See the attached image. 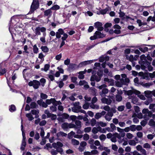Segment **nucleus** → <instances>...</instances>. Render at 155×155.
<instances>
[{
	"label": "nucleus",
	"mask_w": 155,
	"mask_h": 155,
	"mask_svg": "<svg viewBox=\"0 0 155 155\" xmlns=\"http://www.w3.org/2000/svg\"><path fill=\"white\" fill-rule=\"evenodd\" d=\"M52 146L53 147L56 149L57 152L60 153L61 155L63 153V150L61 147L63 146V144L62 143L58 141L56 143H53Z\"/></svg>",
	"instance_id": "f257e3e1"
},
{
	"label": "nucleus",
	"mask_w": 155,
	"mask_h": 155,
	"mask_svg": "<svg viewBox=\"0 0 155 155\" xmlns=\"http://www.w3.org/2000/svg\"><path fill=\"white\" fill-rule=\"evenodd\" d=\"M63 35V36L61 38L62 40L65 41L67 38L68 35L66 33H64L63 30L61 28L59 29L58 31L56 32V37L57 38H59L61 37V35Z\"/></svg>",
	"instance_id": "f03ea898"
},
{
	"label": "nucleus",
	"mask_w": 155,
	"mask_h": 155,
	"mask_svg": "<svg viewBox=\"0 0 155 155\" xmlns=\"http://www.w3.org/2000/svg\"><path fill=\"white\" fill-rule=\"evenodd\" d=\"M28 85L30 86H33L35 89H37L41 85L40 83L38 81L33 80L32 81L29 82Z\"/></svg>",
	"instance_id": "7ed1b4c3"
},
{
	"label": "nucleus",
	"mask_w": 155,
	"mask_h": 155,
	"mask_svg": "<svg viewBox=\"0 0 155 155\" xmlns=\"http://www.w3.org/2000/svg\"><path fill=\"white\" fill-rule=\"evenodd\" d=\"M39 6V3L38 1L33 0L31 6L30 12L33 13L38 9Z\"/></svg>",
	"instance_id": "20e7f679"
},
{
	"label": "nucleus",
	"mask_w": 155,
	"mask_h": 155,
	"mask_svg": "<svg viewBox=\"0 0 155 155\" xmlns=\"http://www.w3.org/2000/svg\"><path fill=\"white\" fill-rule=\"evenodd\" d=\"M80 103L79 102H77L74 103V107L72 108V111L75 113H79V110L81 109V107L80 106Z\"/></svg>",
	"instance_id": "39448f33"
},
{
	"label": "nucleus",
	"mask_w": 155,
	"mask_h": 155,
	"mask_svg": "<svg viewBox=\"0 0 155 155\" xmlns=\"http://www.w3.org/2000/svg\"><path fill=\"white\" fill-rule=\"evenodd\" d=\"M140 58L141 61H140V63L141 65V66L144 65L145 64L149 65L150 64V63L149 62H148L147 60L146 57L144 54L141 55L140 57Z\"/></svg>",
	"instance_id": "423d86ee"
},
{
	"label": "nucleus",
	"mask_w": 155,
	"mask_h": 155,
	"mask_svg": "<svg viewBox=\"0 0 155 155\" xmlns=\"http://www.w3.org/2000/svg\"><path fill=\"white\" fill-rule=\"evenodd\" d=\"M74 126H75L74 124L72 123L68 124L67 123H64L61 125L62 128L64 130H66L68 128H73L74 127Z\"/></svg>",
	"instance_id": "0eeeda50"
},
{
	"label": "nucleus",
	"mask_w": 155,
	"mask_h": 155,
	"mask_svg": "<svg viewBox=\"0 0 155 155\" xmlns=\"http://www.w3.org/2000/svg\"><path fill=\"white\" fill-rule=\"evenodd\" d=\"M97 75H92L90 78V81H96L97 82H99L100 81L101 79V76L98 74Z\"/></svg>",
	"instance_id": "6e6552de"
},
{
	"label": "nucleus",
	"mask_w": 155,
	"mask_h": 155,
	"mask_svg": "<svg viewBox=\"0 0 155 155\" xmlns=\"http://www.w3.org/2000/svg\"><path fill=\"white\" fill-rule=\"evenodd\" d=\"M102 24L99 22H97L94 23V26L96 28H97V30L98 31H102L104 28L102 27Z\"/></svg>",
	"instance_id": "1a4fd4ad"
},
{
	"label": "nucleus",
	"mask_w": 155,
	"mask_h": 155,
	"mask_svg": "<svg viewBox=\"0 0 155 155\" xmlns=\"http://www.w3.org/2000/svg\"><path fill=\"white\" fill-rule=\"evenodd\" d=\"M101 100V102L103 103L106 104L108 105L110 104L112 102L111 99L107 98L105 97L102 98Z\"/></svg>",
	"instance_id": "9d476101"
},
{
	"label": "nucleus",
	"mask_w": 155,
	"mask_h": 155,
	"mask_svg": "<svg viewBox=\"0 0 155 155\" xmlns=\"http://www.w3.org/2000/svg\"><path fill=\"white\" fill-rule=\"evenodd\" d=\"M92 62V61L91 60L90 61H85L82 62H81L78 65V68H81L82 67H83L84 66H86L87 64H89L91 63Z\"/></svg>",
	"instance_id": "9b49d317"
},
{
	"label": "nucleus",
	"mask_w": 155,
	"mask_h": 155,
	"mask_svg": "<svg viewBox=\"0 0 155 155\" xmlns=\"http://www.w3.org/2000/svg\"><path fill=\"white\" fill-rule=\"evenodd\" d=\"M106 114V112L104 111H102L101 113H97L95 116V118L96 119H98L101 117L102 116L105 115Z\"/></svg>",
	"instance_id": "f8f14e48"
},
{
	"label": "nucleus",
	"mask_w": 155,
	"mask_h": 155,
	"mask_svg": "<svg viewBox=\"0 0 155 155\" xmlns=\"http://www.w3.org/2000/svg\"><path fill=\"white\" fill-rule=\"evenodd\" d=\"M109 59V57L108 56L102 55L99 58V61L100 62H103L104 61L105 62L108 61Z\"/></svg>",
	"instance_id": "ddd939ff"
},
{
	"label": "nucleus",
	"mask_w": 155,
	"mask_h": 155,
	"mask_svg": "<svg viewBox=\"0 0 155 155\" xmlns=\"http://www.w3.org/2000/svg\"><path fill=\"white\" fill-rule=\"evenodd\" d=\"M37 103L40 106H42L44 108H46L48 106V105L44 101H43L42 99H41L38 100L37 101Z\"/></svg>",
	"instance_id": "4468645a"
},
{
	"label": "nucleus",
	"mask_w": 155,
	"mask_h": 155,
	"mask_svg": "<svg viewBox=\"0 0 155 155\" xmlns=\"http://www.w3.org/2000/svg\"><path fill=\"white\" fill-rule=\"evenodd\" d=\"M75 124H74V127L73 128L75 129H78L80 128L81 127V122L79 120H76L75 122Z\"/></svg>",
	"instance_id": "2eb2a0df"
},
{
	"label": "nucleus",
	"mask_w": 155,
	"mask_h": 155,
	"mask_svg": "<svg viewBox=\"0 0 155 155\" xmlns=\"http://www.w3.org/2000/svg\"><path fill=\"white\" fill-rule=\"evenodd\" d=\"M94 34L97 35V38H102L105 37V36L104 34L99 31H96L95 32Z\"/></svg>",
	"instance_id": "dca6fc26"
},
{
	"label": "nucleus",
	"mask_w": 155,
	"mask_h": 155,
	"mask_svg": "<svg viewBox=\"0 0 155 155\" xmlns=\"http://www.w3.org/2000/svg\"><path fill=\"white\" fill-rule=\"evenodd\" d=\"M31 113L32 114L35 115V118H38L39 117L38 115L39 111L38 110L33 109L31 110Z\"/></svg>",
	"instance_id": "f3484780"
},
{
	"label": "nucleus",
	"mask_w": 155,
	"mask_h": 155,
	"mask_svg": "<svg viewBox=\"0 0 155 155\" xmlns=\"http://www.w3.org/2000/svg\"><path fill=\"white\" fill-rule=\"evenodd\" d=\"M145 96L147 97H152V92L150 91L147 90L144 92Z\"/></svg>",
	"instance_id": "a211bd4d"
},
{
	"label": "nucleus",
	"mask_w": 155,
	"mask_h": 155,
	"mask_svg": "<svg viewBox=\"0 0 155 155\" xmlns=\"http://www.w3.org/2000/svg\"><path fill=\"white\" fill-rule=\"evenodd\" d=\"M140 83V84L142 86L147 88H149L150 86L153 85V82H149L145 83H144L142 82Z\"/></svg>",
	"instance_id": "6ab92c4d"
},
{
	"label": "nucleus",
	"mask_w": 155,
	"mask_h": 155,
	"mask_svg": "<svg viewBox=\"0 0 155 155\" xmlns=\"http://www.w3.org/2000/svg\"><path fill=\"white\" fill-rule=\"evenodd\" d=\"M56 100L54 98H51L50 99L46 100L45 102L47 105H50L51 103L54 105V102Z\"/></svg>",
	"instance_id": "aec40b11"
},
{
	"label": "nucleus",
	"mask_w": 155,
	"mask_h": 155,
	"mask_svg": "<svg viewBox=\"0 0 155 155\" xmlns=\"http://www.w3.org/2000/svg\"><path fill=\"white\" fill-rule=\"evenodd\" d=\"M101 129V127L98 126L97 127H94L93 128L92 130V132L94 134H96L99 132Z\"/></svg>",
	"instance_id": "412c9836"
},
{
	"label": "nucleus",
	"mask_w": 155,
	"mask_h": 155,
	"mask_svg": "<svg viewBox=\"0 0 155 155\" xmlns=\"http://www.w3.org/2000/svg\"><path fill=\"white\" fill-rule=\"evenodd\" d=\"M68 68L70 69L74 70L76 68H78V65L74 64H70Z\"/></svg>",
	"instance_id": "4be33fe9"
},
{
	"label": "nucleus",
	"mask_w": 155,
	"mask_h": 155,
	"mask_svg": "<svg viewBox=\"0 0 155 155\" xmlns=\"http://www.w3.org/2000/svg\"><path fill=\"white\" fill-rule=\"evenodd\" d=\"M51 9H48L45 10L44 12V15L45 16H50L51 15L52 13Z\"/></svg>",
	"instance_id": "5701e85b"
},
{
	"label": "nucleus",
	"mask_w": 155,
	"mask_h": 155,
	"mask_svg": "<svg viewBox=\"0 0 155 155\" xmlns=\"http://www.w3.org/2000/svg\"><path fill=\"white\" fill-rule=\"evenodd\" d=\"M117 128L118 131L121 133L122 137H124L125 135V133L124 132V129L120 128L119 127H117Z\"/></svg>",
	"instance_id": "b1692460"
},
{
	"label": "nucleus",
	"mask_w": 155,
	"mask_h": 155,
	"mask_svg": "<svg viewBox=\"0 0 155 155\" xmlns=\"http://www.w3.org/2000/svg\"><path fill=\"white\" fill-rule=\"evenodd\" d=\"M67 136V134L62 131H60L57 134V136L58 137H66Z\"/></svg>",
	"instance_id": "393cba45"
},
{
	"label": "nucleus",
	"mask_w": 155,
	"mask_h": 155,
	"mask_svg": "<svg viewBox=\"0 0 155 155\" xmlns=\"http://www.w3.org/2000/svg\"><path fill=\"white\" fill-rule=\"evenodd\" d=\"M108 92V90L106 88L102 89L101 92L99 93L100 95L101 96H103L104 94H107Z\"/></svg>",
	"instance_id": "a878e982"
},
{
	"label": "nucleus",
	"mask_w": 155,
	"mask_h": 155,
	"mask_svg": "<svg viewBox=\"0 0 155 155\" xmlns=\"http://www.w3.org/2000/svg\"><path fill=\"white\" fill-rule=\"evenodd\" d=\"M86 72L85 71H81L79 72V75H78V78L80 79H83L84 78V74Z\"/></svg>",
	"instance_id": "bb28decb"
},
{
	"label": "nucleus",
	"mask_w": 155,
	"mask_h": 155,
	"mask_svg": "<svg viewBox=\"0 0 155 155\" xmlns=\"http://www.w3.org/2000/svg\"><path fill=\"white\" fill-rule=\"evenodd\" d=\"M142 66L144 68H145L147 67L149 71H152L153 69V67L150 65V64L149 65L146 64H145L144 65H143Z\"/></svg>",
	"instance_id": "cd10ccee"
},
{
	"label": "nucleus",
	"mask_w": 155,
	"mask_h": 155,
	"mask_svg": "<svg viewBox=\"0 0 155 155\" xmlns=\"http://www.w3.org/2000/svg\"><path fill=\"white\" fill-rule=\"evenodd\" d=\"M155 104H150L149 106V109L150 110H151V111L153 112H155Z\"/></svg>",
	"instance_id": "c85d7f7f"
},
{
	"label": "nucleus",
	"mask_w": 155,
	"mask_h": 155,
	"mask_svg": "<svg viewBox=\"0 0 155 155\" xmlns=\"http://www.w3.org/2000/svg\"><path fill=\"white\" fill-rule=\"evenodd\" d=\"M94 103H90V107L93 109H98L99 108V106L98 105L94 104Z\"/></svg>",
	"instance_id": "c756f323"
},
{
	"label": "nucleus",
	"mask_w": 155,
	"mask_h": 155,
	"mask_svg": "<svg viewBox=\"0 0 155 155\" xmlns=\"http://www.w3.org/2000/svg\"><path fill=\"white\" fill-rule=\"evenodd\" d=\"M148 124L150 126L155 127V121L153 119H150V120Z\"/></svg>",
	"instance_id": "7c9ffc66"
},
{
	"label": "nucleus",
	"mask_w": 155,
	"mask_h": 155,
	"mask_svg": "<svg viewBox=\"0 0 155 155\" xmlns=\"http://www.w3.org/2000/svg\"><path fill=\"white\" fill-rule=\"evenodd\" d=\"M26 116L28 118V120L29 121H31L34 118L31 113L27 114H26Z\"/></svg>",
	"instance_id": "2f4dec72"
},
{
	"label": "nucleus",
	"mask_w": 155,
	"mask_h": 155,
	"mask_svg": "<svg viewBox=\"0 0 155 155\" xmlns=\"http://www.w3.org/2000/svg\"><path fill=\"white\" fill-rule=\"evenodd\" d=\"M116 100L118 102H120L122 100V97L120 95L117 94L116 95Z\"/></svg>",
	"instance_id": "473e14b6"
},
{
	"label": "nucleus",
	"mask_w": 155,
	"mask_h": 155,
	"mask_svg": "<svg viewBox=\"0 0 155 155\" xmlns=\"http://www.w3.org/2000/svg\"><path fill=\"white\" fill-rule=\"evenodd\" d=\"M30 107L32 109H34L36 108L38 105L34 102H31L30 104Z\"/></svg>",
	"instance_id": "72a5a7b5"
},
{
	"label": "nucleus",
	"mask_w": 155,
	"mask_h": 155,
	"mask_svg": "<svg viewBox=\"0 0 155 155\" xmlns=\"http://www.w3.org/2000/svg\"><path fill=\"white\" fill-rule=\"evenodd\" d=\"M26 146V142L25 141H22L21 144V146L20 149L21 150H24L25 149V147Z\"/></svg>",
	"instance_id": "f704fd0d"
},
{
	"label": "nucleus",
	"mask_w": 155,
	"mask_h": 155,
	"mask_svg": "<svg viewBox=\"0 0 155 155\" xmlns=\"http://www.w3.org/2000/svg\"><path fill=\"white\" fill-rule=\"evenodd\" d=\"M71 143L72 144L74 145H78L79 144V141L74 139H72L71 140Z\"/></svg>",
	"instance_id": "c9c22d12"
},
{
	"label": "nucleus",
	"mask_w": 155,
	"mask_h": 155,
	"mask_svg": "<svg viewBox=\"0 0 155 155\" xmlns=\"http://www.w3.org/2000/svg\"><path fill=\"white\" fill-rule=\"evenodd\" d=\"M101 108L107 111H109L110 110V107L107 105L101 107Z\"/></svg>",
	"instance_id": "e433bc0d"
},
{
	"label": "nucleus",
	"mask_w": 155,
	"mask_h": 155,
	"mask_svg": "<svg viewBox=\"0 0 155 155\" xmlns=\"http://www.w3.org/2000/svg\"><path fill=\"white\" fill-rule=\"evenodd\" d=\"M143 147L147 150H149L151 148L150 145L148 143H146L143 144Z\"/></svg>",
	"instance_id": "4c0bfd02"
},
{
	"label": "nucleus",
	"mask_w": 155,
	"mask_h": 155,
	"mask_svg": "<svg viewBox=\"0 0 155 155\" xmlns=\"http://www.w3.org/2000/svg\"><path fill=\"white\" fill-rule=\"evenodd\" d=\"M108 11V8H106L105 9H102L99 12L100 14L102 15H104Z\"/></svg>",
	"instance_id": "58836bf2"
},
{
	"label": "nucleus",
	"mask_w": 155,
	"mask_h": 155,
	"mask_svg": "<svg viewBox=\"0 0 155 155\" xmlns=\"http://www.w3.org/2000/svg\"><path fill=\"white\" fill-rule=\"evenodd\" d=\"M50 66L49 64H46L45 65L44 68H42L41 70L42 71H47L49 68Z\"/></svg>",
	"instance_id": "ea45409f"
},
{
	"label": "nucleus",
	"mask_w": 155,
	"mask_h": 155,
	"mask_svg": "<svg viewBox=\"0 0 155 155\" xmlns=\"http://www.w3.org/2000/svg\"><path fill=\"white\" fill-rule=\"evenodd\" d=\"M114 135L116 137V138H118L119 140L118 141L119 142H122V141L120 142V141L121 140V138L122 137L121 136V134L120 135V134H118L117 133H115L114 134Z\"/></svg>",
	"instance_id": "a19ab883"
},
{
	"label": "nucleus",
	"mask_w": 155,
	"mask_h": 155,
	"mask_svg": "<svg viewBox=\"0 0 155 155\" xmlns=\"http://www.w3.org/2000/svg\"><path fill=\"white\" fill-rule=\"evenodd\" d=\"M129 144L132 146H135L137 143V142L134 140H131L128 141Z\"/></svg>",
	"instance_id": "79ce46f5"
},
{
	"label": "nucleus",
	"mask_w": 155,
	"mask_h": 155,
	"mask_svg": "<svg viewBox=\"0 0 155 155\" xmlns=\"http://www.w3.org/2000/svg\"><path fill=\"white\" fill-rule=\"evenodd\" d=\"M139 50L143 53L147 51H148V48L147 47H145L144 48L140 47L139 48Z\"/></svg>",
	"instance_id": "37998d69"
},
{
	"label": "nucleus",
	"mask_w": 155,
	"mask_h": 155,
	"mask_svg": "<svg viewBox=\"0 0 155 155\" xmlns=\"http://www.w3.org/2000/svg\"><path fill=\"white\" fill-rule=\"evenodd\" d=\"M96 120L94 118H92L91 121V125L92 126H95L96 124Z\"/></svg>",
	"instance_id": "c03bdc74"
},
{
	"label": "nucleus",
	"mask_w": 155,
	"mask_h": 155,
	"mask_svg": "<svg viewBox=\"0 0 155 155\" xmlns=\"http://www.w3.org/2000/svg\"><path fill=\"white\" fill-rule=\"evenodd\" d=\"M45 113L47 114V117H51L52 114L50 113L49 111L48 110H45L44 112Z\"/></svg>",
	"instance_id": "a18cd8bd"
},
{
	"label": "nucleus",
	"mask_w": 155,
	"mask_h": 155,
	"mask_svg": "<svg viewBox=\"0 0 155 155\" xmlns=\"http://www.w3.org/2000/svg\"><path fill=\"white\" fill-rule=\"evenodd\" d=\"M42 51L44 52H48V51L49 49L46 46H41V47Z\"/></svg>",
	"instance_id": "49530a36"
},
{
	"label": "nucleus",
	"mask_w": 155,
	"mask_h": 155,
	"mask_svg": "<svg viewBox=\"0 0 155 155\" xmlns=\"http://www.w3.org/2000/svg\"><path fill=\"white\" fill-rule=\"evenodd\" d=\"M90 104L87 102H85L83 106V108L84 109H87L90 106Z\"/></svg>",
	"instance_id": "de8ad7c7"
},
{
	"label": "nucleus",
	"mask_w": 155,
	"mask_h": 155,
	"mask_svg": "<svg viewBox=\"0 0 155 155\" xmlns=\"http://www.w3.org/2000/svg\"><path fill=\"white\" fill-rule=\"evenodd\" d=\"M40 97L42 99H45L48 97V96L43 93H41L40 94Z\"/></svg>",
	"instance_id": "09e8293b"
},
{
	"label": "nucleus",
	"mask_w": 155,
	"mask_h": 155,
	"mask_svg": "<svg viewBox=\"0 0 155 155\" xmlns=\"http://www.w3.org/2000/svg\"><path fill=\"white\" fill-rule=\"evenodd\" d=\"M130 130L132 131H135L136 130V125H132L130 126Z\"/></svg>",
	"instance_id": "8fccbe9b"
},
{
	"label": "nucleus",
	"mask_w": 155,
	"mask_h": 155,
	"mask_svg": "<svg viewBox=\"0 0 155 155\" xmlns=\"http://www.w3.org/2000/svg\"><path fill=\"white\" fill-rule=\"evenodd\" d=\"M99 138L101 141H104L106 139V136L105 135L102 134L99 136Z\"/></svg>",
	"instance_id": "3c124183"
},
{
	"label": "nucleus",
	"mask_w": 155,
	"mask_h": 155,
	"mask_svg": "<svg viewBox=\"0 0 155 155\" xmlns=\"http://www.w3.org/2000/svg\"><path fill=\"white\" fill-rule=\"evenodd\" d=\"M35 33L36 35H41L40 30L39 29V27L36 28L35 30Z\"/></svg>",
	"instance_id": "603ef678"
},
{
	"label": "nucleus",
	"mask_w": 155,
	"mask_h": 155,
	"mask_svg": "<svg viewBox=\"0 0 155 155\" xmlns=\"http://www.w3.org/2000/svg\"><path fill=\"white\" fill-rule=\"evenodd\" d=\"M16 110V107L14 105H12L9 109V110L12 112L15 111Z\"/></svg>",
	"instance_id": "864d4df0"
},
{
	"label": "nucleus",
	"mask_w": 155,
	"mask_h": 155,
	"mask_svg": "<svg viewBox=\"0 0 155 155\" xmlns=\"http://www.w3.org/2000/svg\"><path fill=\"white\" fill-rule=\"evenodd\" d=\"M125 106L124 105L119 106L117 108V110L119 111H122L124 110Z\"/></svg>",
	"instance_id": "5fc2aeb1"
},
{
	"label": "nucleus",
	"mask_w": 155,
	"mask_h": 155,
	"mask_svg": "<svg viewBox=\"0 0 155 155\" xmlns=\"http://www.w3.org/2000/svg\"><path fill=\"white\" fill-rule=\"evenodd\" d=\"M50 110L52 112H55L57 110V107L56 106H51L50 107Z\"/></svg>",
	"instance_id": "6e6d98bb"
},
{
	"label": "nucleus",
	"mask_w": 155,
	"mask_h": 155,
	"mask_svg": "<svg viewBox=\"0 0 155 155\" xmlns=\"http://www.w3.org/2000/svg\"><path fill=\"white\" fill-rule=\"evenodd\" d=\"M60 8L59 6L58 5H55L51 7L50 9L51 10H58Z\"/></svg>",
	"instance_id": "4d7b16f0"
},
{
	"label": "nucleus",
	"mask_w": 155,
	"mask_h": 155,
	"mask_svg": "<svg viewBox=\"0 0 155 155\" xmlns=\"http://www.w3.org/2000/svg\"><path fill=\"white\" fill-rule=\"evenodd\" d=\"M33 52L34 53L36 54L38 52V48L37 47L36 45H35L33 46Z\"/></svg>",
	"instance_id": "13d9d810"
},
{
	"label": "nucleus",
	"mask_w": 155,
	"mask_h": 155,
	"mask_svg": "<svg viewBox=\"0 0 155 155\" xmlns=\"http://www.w3.org/2000/svg\"><path fill=\"white\" fill-rule=\"evenodd\" d=\"M130 61H133L134 60H136V59L134 57L133 55H130L128 59Z\"/></svg>",
	"instance_id": "bf43d9fd"
},
{
	"label": "nucleus",
	"mask_w": 155,
	"mask_h": 155,
	"mask_svg": "<svg viewBox=\"0 0 155 155\" xmlns=\"http://www.w3.org/2000/svg\"><path fill=\"white\" fill-rule=\"evenodd\" d=\"M124 69H126L128 71H130L132 69V67L129 64H127L126 66H124Z\"/></svg>",
	"instance_id": "052dcab7"
},
{
	"label": "nucleus",
	"mask_w": 155,
	"mask_h": 155,
	"mask_svg": "<svg viewBox=\"0 0 155 155\" xmlns=\"http://www.w3.org/2000/svg\"><path fill=\"white\" fill-rule=\"evenodd\" d=\"M127 137L129 139H131L133 137V135L130 133H127L126 134Z\"/></svg>",
	"instance_id": "680f3d73"
},
{
	"label": "nucleus",
	"mask_w": 155,
	"mask_h": 155,
	"mask_svg": "<svg viewBox=\"0 0 155 155\" xmlns=\"http://www.w3.org/2000/svg\"><path fill=\"white\" fill-rule=\"evenodd\" d=\"M119 17H123L125 15V13L123 12H122L120 9L119 10Z\"/></svg>",
	"instance_id": "e2e57ef3"
},
{
	"label": "nucleus",
	"mask_w": 155,
	"mask_h": 155,
	"mask_svg": "<svg viewBox=\"0 0 155 155\" xmlns=\"http://www.w3.org/2000/svg\"><path fill=\"white\" fill-rule=\"evenodd\" d=\"M91 154L92 155L97 154H98V151L96 150H92L91 151Z\"/></svg>",
	"instance_id": "0e129e2a"
},
{
	"label": "nucleus",
	"mask_w": 155,
	"mask_h": 155,
	"mask_svg": "<svg viewBox=\"0 0 155 155\" xmlns=\"http://www.w3.org/2000/svg\"><path fill=\"white\" fill-rule=\"evenodd\" d=\"M126 106L127 109H130L132 107L130 103V102L127 103L126 104Z\"/></svg>",
	"instance_id": "69168bd1"
},
{
	"label": "nucleus",
	"mask_w": 155,
	"mask_h": 155,
	"mask_svg": "<svg viewBox=\"0 0 155 155\" xmlns=\"http://www.w3.org/2000/svg\"><path fill=\"white\" fill-rule=\"evenodd\" d=\"M51 153L52 155H57L58 154V152L56 150L52 149L51 151Z\"/></svg>",
	"instance_id": "338daca9"
},
{
	"label": "nucleus",
	"mask_w": 155,
	"mask_h": 155,
	"mask_svg": "<svg viewBox=\"0 0 155 155\" xmlns=\"http://www.w3.org/2000/svg\"><path fill=\"white\" fill-rule=\"evenodd\" d=\"M148 75L150 78H155V71H153V73H149Z\"/></svg>",
	"instance_id": "774afa93"
}]
</instances>
